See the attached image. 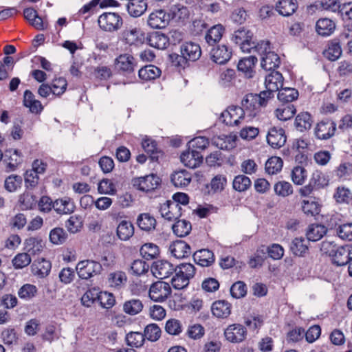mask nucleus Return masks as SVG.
<instances>
[{
  "instance_id": "f257e3e1",
  "label": "nucleus",
  "mask_w": 352,
  "mask_h": 352,
  "mask_svg": "<svg viewBox=\"0 0 352 352\" xmlns=\"http://www.w3.org/2000/svg\"><path fill=\"white\" fill-rule=\"evenodd\" d=\"M269 93H263L259 94H246L241 100V109H243L244 115L249 117H255L260 111L262 107H265L270 99Z\"/></svg>"
},
{
  "instance_id": "f03ea898",
  "label": "nucleus",
  "mask_w": 352,
  "mask_h": 352,
  "mask_svg": "<svg viewBox=\"0 0 352 352\" xmlns=\"http://www.w3.org/2000/svg\"><path fill=\"white\" fill-rule=\"evenodd\" d=\"M181 55L173 54L170 55L173 63L177 67L184 68L187 61H195L201 54L200 46L192 42H186L180 47Z\"/></svg>"
},
{
  "instance_id": "7ed1b4c3",
  "label": "nucleus",
  "mask_w": 352,
  "mask_h": 352,
  "mask_svg": "<svg viewBox=\"0 0 352 352\" xmlns=\"http://www.w3.org/2000/svg\"><path fill=\"white\" fill-rule=\"evenodd\" d=\"M326 246H331L332 249L329 251V256L332 258L333 264L338 266H342L348 264L352 260V247L349 245L336 247L333 243H322V248L325 250Z\"/></svg>"
},
{
  "instance_id": "20e7f679",
  "label": "nucleus",
  "mask_w": 352,
  "mask_h": 352,
  "mask_svg": "<svg viewBox=\"0 0 352 352\" xmlns=\"http://www.w3.org/2000/svg\"><path fill=\"white\" fill-rule=\"evenodd\" d=\"M98 23L102 30L113 32L121 28L123 19L118 13L104 12L98 17Z\"/></svg>"
},
{
  "instance_id": "39448f33",
  "label": "nucleus",
  "mask_w": 352,
  "mask_h": 352,
  "mask_svg": "<svg viewBox=\"0 0 352 352\" xmlns=\"http://www.w3.org/2000/svg\"><path fill=\"white\" fill-rule=\"evenodd\" d=\"M76 270L79 278L87 280L100 274L102 267L99 262L93 260H84L78 263Z\"/></svg>"
},
{
  "instance_id": "423d86ee",
  "label": "nucleus",
  "mask_w": 352,
  "mask_h": 352,
  "mask_svg": "<svg viewBox=\"0 0 352 352\" xmlns=\"http://www.w3.org/2000/svg\"><path fill=\"white\" fill-rule=\"evenodd\" d=\"M336 131V123L328 118L320 121L314 128V135L318 140H326L332 138Z\"/></svg>"
},
{
  "instance_id": "0eeeda50",
  "label": "nucleus",
  "mask_w": 352,
  "mask_h": 352,
  "mask_svg": "<svg viewBox=\"0 0 352 352\" xmlns=\"http://www.w3.org/2000/svg\"><path fill=\"white\" fill-rule=\"evenodd\" d=\"M244 112L239 106H230L221 113L220 119L228 126H238L244 119Z\"/></svg>"
},
{
  "instance_id": "6e6552de",
  "label": "nucleus",
  "mask_w": 352,
  "mask_h": 352,
  "mask_svg": "<svg viewBox=\"0 0 352 352\" xmlns=\"http://www.w3.org/2000/svg\"><path fill=\"white\" fill-rule=\"evenodd\" d=\"M170 15L164 10L158 9L152 12L148 17L147 24L153 29H163L169 24Z\"/></svg>"
},
{
  "instance_id": "1a4fd4ad",
  "label": "nucleus",
  "mask_w": 352,
  "mask_h": 352,
  "mask_svg": "<svg viewBox=\"0 0 352 352\" xmlns=\"http://www.w3.org/2000/svg\"><path fill=\"white\" fill-rule=\"evenodd\" d=\"M171 294V288L168 283L157 281L149 289V297L153 301H164Z\"/></svg>"
},
{
  "instance_id": "9d476101",
  "label": "nucleus",
  "mask_w": 352,
  "mask_h": 352,
  "mask_svg": "<svg viewBox=\"0 0 352 352\" xmlns=\"http://www.w3.org/2000/svg\"><path fill=\"white\" fill-rule=\"evenodd\" d=\"M224 336L230 342L240 343L246 338L247 330L243 325L235 323L229 325L224 330Z\"/></svg>"
},
{
  "instance_id": "9b49d317",
  "label": "nucleus",
  "mask_w": 352,
  "mask_h": 352,
  "mask_svg": "<svg viewBox=\"0 0 352 352\" xmlns=\"http://www.w3.org/2000/svg\"><path fill=\"white\" fill-rule=\"evenodd\" d=\"M283 84V77L282 74L276 71H271V72L265 76V91L263 93H269L270 98H272L274 93L279 90Z\"/></svg>"
},
{
  "instance_id": "f8f14e48",
  "label": "nucleus",
  "mask_w": 352,
  "mask_h": 352,
  "mask_svg": "<svg viewBox=\"0 0 352 352\" xmlns=\"http://www.w3.org/2000/svg\"><path fill=\"white\" fill-rule=\"evenodd\" d=\"M160 212L168 221L176 220L182 215V208L175 201L168 200L161 204Z\"/></svg>"
},
{
  "instance_id": "ddd939ff",
  "label": "nucleus",
  "mask_w": 352,
  "mask_h": 352,
  "mask_svg": "<svg viewBox=\"0 0 352 352\" xmlns=\"http://www.w3.org/2000/svg\"><path fill=\"white\" fill-rule=\"evenodd\" d=\"M116 69L124 74H130L133 72L135 63L133 56L129 54H120L115 60Z\"/></svg>"
},
{
  "instance_id": "4468645a",
  "label": "nucleus",
  "mask_w": 352,
  "mask_h": 352,
  "mask_svg": "<svg viewBox=\"0 0 352 352\" xmlns=\"http://www.w3.org/2000/svg\"><path fill=\"white\" fill-rule=\"evenodd\" d=\"M175 270V268L170 262L164 260L157 261L151 266L153 274L159 279L168 277Z\"/></svg>"
},
{
  "instance_id": "2eb2a0df",
  "label": "nucleus",
  "mask_w": 352,
  "mask_h": 352,
  "mask_svg": "<svg viewBox=\"0 0 352 352\" xmlns=\"http://www.w3.org/2000/svg\"><path fill=\"white\" fill-rule=\"evenodd\" d=\"M287 137L285 130L282 128L272 127L267 135V143L274 148L283 146L286 142Z\"/></svg>"
},
{
  "instance_id": "dca6fc26",
  "label": "nucleus",
  "mask_w": 352,
  "mask_h": 352,
  "mask_svg": "<svg viewBox=\"0 0 352 352\" xmlns=\"http://www.w3.org/2000/svg\"><path fill=\"white\" fill-rule=\"evenodd\" d=\"M180 160L185 166L195 168L202 163L203 156L199 151L189 148L182 153Z\"/></svg>"
},
{
  "instance_id": "f3484780",
  "label": "nucleus",
  "mask_w": 352,
  "mask_h": 352,
  "mask_svg": "<svg viewBox=\"0 0 352 352\" xmlns=\"http://www.w3.org/2000/svg\"><path fill=\"white\" fill-rule=\"evenodd\" d=\"M160 179L155 175L151 174L134 179L133 186L142 191H151L160 184Z\"/></svg>"
},
{
  "instance_id": "a211bd4d",
  "label": "nucleus",
  "mask_w": 352,
  "mask_h": 352,
  "mask_svg": "<svg viewBox=\"0 0 352 352\" xmlns=\"http://www.w3.org/2000/svg\"><path fill=\"white\" fill-rule=\"evenodd\" d=\"M258 59L254 56L243 58L238 63L237 68L248 78H252L255 74L254 67Z\"/></svg>"
},
{
  "instance_id": "6ab92c4d",
  "label": "nucleus",
  "mask_w": 352,
  "mask_h": 352,
  "mask_svg": "<svg viewBox=\"0 0 352 352\" xmlns=\"http://www.w3.org/2000/svg\"><path fill=\"white\" fill-rule=\"evenodd\" d=\"M168 13L170 15V19L175 20L181 25L186 24L190 16L189 9L182 5L173 6Z\"/></svg>"
},
{
  "instance_id": "aec40b11",
  "label": "nucleus",
  "mask_w": 352,
  "mask_h": 352,
  "mask_svg": "<svg viewBox=\"0 0 352 352\" xmlns=\"http://www.w3.org/2000/svg\"><path fill=\"white\" fill-rule=\"evenodd\" d=\"M122 36L126 43L130 45L142 44L144 39V33L137 28L124 30L122 33Z\"/></svg>"
},
{
  "instance_id": "412c9836",
  "label": "nucleus",
  "mask_w": 352,
  "mask_h": 352,
  "mask_svg": "<svg viewBox=\"0 0 352 352\" xmlns=\"http://www.w3.org/2000/svg\"><path fill=\"white\" fill-rule=\"evenodd\" d=\"M169 251L177 258H186L191 254L190 245L182 240L173 242L169 246Z\"/></svg>"
},
{
  "instance_id": "4be33fe9",
  "label": "nucleus",
  "mask_w": 352,
  "mask_h": 352,
  "mask_svg": "<svg viewBox=\"0 0 352 352\" xmlns=\"http://www.w3.org/2000/svg\"><path fill=\"white\" fill-rule=\"evenodd\" d=\"M231 51L225 45H218L213 47L210 51L211 59L219 65L227 63L231 58Z\"/></svg>"
},
{
  "instance_id": "5701e85b",
  "label": "nucleus",
  "mask_w": 352,
  "mask_h": 352,
  "mask_svg": "<svg viewBox=\"0 0 352 352\" xmlns=\"http://www.w3.org/2000/svg\"><path fill=\"white\" fill-rule=\"evenodd\" d=\"M146 41L151 47L159 50L166 49L169 44L168 37L160 32L150 33L146 37Z\"/></svg>"
},
{
  "instance_id": "b1692460",
  "label": "nucleus",
  "mask_w": 352,
  "mask_h": 352,
  "mask_svg": "<svg viewBox=\"0 0 352 352\" xmlns=\"http://www.w3.org/2000/svg\"><path fill=\"white\" fill-rule=\"evenodd\" d=\"M336 30V23L329 18H321L316 23V31L322 36L331 35Z\"/></svg>"
},
{
  "instance_id": "393cba45",
  "label": "nucleus",
  "mask_w": 352,
  "mask_h": 352,
  "mask_svg": "<svg viewBox=\"0 0 352 352\" xmlns=\"http://www.w3.org/2000/svg\"><path fill=\"white\" fill-rule=\"evenodd\" d=\"M297 8V0H278L276 3V10L284 16L292 15Z\"/></svg>"
},
{
  "instance_id": "a878e982",
  "label": "nucleus",
  "mask_w": 352,
  "mask_h": 352,
  "mask_svg": "<svg viewBox=\"0 0 352 352\" xmlns=\"http://www.w3.org/2000/svg\"><path fill=\"white\" fill-rule=\"evenodd\" d=\"M23 105L27 108H29L30 112L35 114L40 113L43 107L41 102L35 99V96L33 93L30 90H25L23 94Z\"/></svg>"
},
{
  "instance_id": "bb28decb",
  "label": "nucleus",
  "mask_w": 352,
  "mask_h": 352,
  "mask_svg": "<svg viewBox=\"0 0 352 352\" xmlns=\"http://www.w3.org/2000/svg\"><path fill=\"white\" fill-rule=\"evenodd\" d=\"M74 202L69 197H65L54 202V210L58 214H71L75 210Z\"/></svg>"
},
{
  "instance_id": "cd10ccee",
  "label": "nucleus",
  "mask_w": 352,
  "mask_h": 352,
  "mask_svg": "<svg viewBox=\"0 0 352 352\" xmlns=\"http://www.w3.org/2000/svg\"><path fill=\"white\" fill-rule=\"evenodd\" d=\"M212 314L219 318H226L231 314V305L226 300H218L211 307Z\"/></svg>"
},
{
  "instance_id": "c85d7f7f",
  "label": "nucleus",
  "mask_w": 352,
  "mask_h": 352,
  "mask_svg": "<svg viewBox=\"0 0 352 352\" xmlns=\"http://www.w3.org/2000/svg\"><path fill=\"white\" fill-rule=\"evenodd\" d=\"M225 32V28L221 24H217L210 28L205 35L206 43L211 46L220 41Z\"/></svg>"
},
{
  "instance_id": "c756f323",
  "label": "nucleus",
  "mask_w": 352,
  "mask_h": 352,
  "mask_svg": "<svg viewBox=\"0 0 352 352\" xmlns=\"http://www.w3.org/2000/svg\"><path fill=\"white\" fill-rule=\"evenodd\" d=\"M280 63V58L272 51H269L265 56L261 57V67L266 71H273L278 67Z\"/></svg>"
},
{
  "instance_id": "7c9ffc66",
  "label": "nucleus",
  "mask_w": 352,
  "mask_h": 352,
  "mask_svg": "<svg viewBox=\"0 0 352 352\" xmlns=\"http://www.w3.org/2000/svg\"><path fill=\"white\" fill-rule=\"evenodd\" d=\"M342 47L337 39H333L328 43L327 47L323 54L325 58L331 61L338 60L342 55Z\"/></svg>"
},
{
  "instance_id": "2f4dec72",
  "label": "nucleus",
  "mask_w": 352,
  "mask_h": 352,
  "mask_svg": "<svg viewBox=\"0 0 352 352\" xmlns=\"http://www.w3.org/2000/svg\"><path fill=\"white\" fill-rule=\"evenodd\" d=\"M327 228L323 225L311 224L307 230V239L308 241H318L327 234Z\"/></svg>"
},
{
  "instance_id": "473e14b6",
  "label": "nucleus",
  "mask_w": 352,
  "mask_h": 352,
  "mask_svg": "<svg viewBox=\"0 0 352 352\" xmlns=\"http://www.w3.org/2000/svg\"><path fill=\"white\" fill-rule=\"evenodd\" d=\"M193 259L198 265L202 267L210 266L214 261L213 252L206 249L196 252L193 254Z\"/></svg>"
},
{
  "instance_id": "72a5a7b5",
  "label": "nucleus",
  "mask_w": 352,
  "mask_h": 352,
  "mask_svg": "<svg viewBox=\"0 0 352 352\" xmlns=\"http://www.w3.org/2000/svg\"><path fill=\"white\" fill-rule=\"evenodd\" d=\"M191 179V174L186 170L175 171L171 175V182L177 188L187 186L190 183Z\"/></svg>"
},
{
  "instance_id": "f704fd0d",
  "label": "nucleus",
  "mask_w": 352,
  "mask_h": 352,
  "mask_svg": "<svg viewBox=\"0 0 352 352\" xmlns=\"http://www.w3.org/2000/svg\"><path fill=\"white\" fill-rule=\"evenodd\" d=\"M52 265L49 261L41 258L35 261L32 265V271L34 275L40 278L47 276L51 270Z\"/></svg>"
},
{
  "instance_id": "c9c22d12",
  "label": "nucleus",
  "mask_w": 352,
  "mask_h": 352,
  "mask_svg": "<svg viewBox=\"0 0 352 352\" xmlns=\"http://www.w3.org/2000/svg\"><path fill=\"white\" fill-rule=\"evenodd\" d=\"M126 9L130 16L139 17L146 10L147 3L144 0H133L128 2Z\"/></svg>"
},
{
  "instance_id": "e433bc0d",
  "label": "nucleus",
  "mask_w": 352,
  "mask_h": 352,
  "mask_svg": "<svg viewBox=\"0 0 352 352\" xmlns=\"http://www.w3.org/2000/svg\"><path fill=\"white\" fill-rule=\"evenodd\" d=\"M44 243L39 237H30L25 240L24 249L29 254H36L43 250Z\"/></svg>"
},
{
  "instance_id": "4c0bfd02",
  "label": "nucleus",
  "mask_w": 352,
  "mask_h": 352,
  "mask_svg": "<svg viewBox=\"0 0 352 352\" xmlns=\"http://www.w3.org/2000/svg\"><path fill=\"white\" fill-rule=\"evenodd\" d=\"M108 282L111 287L120 289L126 284L127 277L124 272L116 271L109 274Z\"/></svg>"
},
{
  "instance_id": "58836bf2",
  "label": "nucleus",
  "mask_w": 352,
  "mask_h": 352,
  "mask_svg": "<svg viewBox=\"0 0 352 352\" xmlns=\"http://www.w3.org/2000/svg\"><path fill=\"white\" fill-rule=\"evenodd\" d=\"M333 199L338 204H349L352 201V192L344 186L336 188L333 194Z\"/></svg>"
},
{
  "instance_id": "ea45409f",
  "label": "nucleus",
  "mask_w": 352,
  "mask_h": 352,
  "mask_svg": "<svg viewBox=\"0 0 352 352\" xmlns=\"http://www.w3.org/2000/svg\"><path fill=\"white\" fill-rule=\"evenodd\" d=\"M161 74V70L153 65L142 67L139 72V77L144 80H151L158 78Z\"/></svg>"
},
{
  "instance_id": "a19ab883",
  "label": "nucleus",
  "mask_w": 352,
  "mask_h": 352,
  "mask_svg": "<svg viewBox=\"0 0 352 352\" xmlns=\"http://www.w3.org/2000/svg\"><path fill=\"white\" fill-rule=\"evenodd\" d=\"M139 228L145 231H151L155 229L156 226L155 219L148 213L140 214L137 219Z\"/></svg>"
},
{
  "instance_id": "79ce46f5",
  "label": "nucleus",
  "mask_w": 352,
  "mask_h": 352,
  "mask_svg": "<svg viewBox=\"0 0 352 352\" xmlns=\"http://www.w3.org/2000/svg\"><path fill=\"white\" fill-rule=\"evenodd\" d=\"M133 226L129 221H122L117 228V235L122 241L128 240L133 236Z\"/></svg>"
},
{
  "instance_id": "37998d69",
  "label": "nucleus",
  "mask_w": 352,
  "mask_h": 352,
  "mask_svg": "<svg viewBox=\"0 0 352 352\" xmlns=\"http://www.w3.org/2000/svg\"><path fill=\"white\" fill-rule=\"evenodd\" d=\"M294 124L297 130L301 132L308 130L312 124L311 116L307 112L300 113L296 116Z\"/></svg>"
},
{
  "instance_id": "c03bdc74",
  "label": "nucleus",
  "mask_w": 352,
  "mask_h": 352,
  "mask_svg": "<svg viewBox=\"0 0 352 352\" xmlns=\"http://www.w3.org/2000/svg\"><path fill=\"white\" fill-rule=\"evenodd\" d=\"M296 111V110L294 104H283L278 107L276 110L275 114L278 120L286 121L293 118Z\"/></svg>"
},
{
  "instance_id": "a18cd8bd",
  "label": "nucleus",
  "mask_w": 352,
  "mask_h": 352,
  "mask_svg": "<svg viewBox=\"0 0 352 352\" xmlns=\"http://www.w3.org/2000/svg\"><path fill=\"white\" fill-rule=\"evenodd\" d=\"M292 252L298 256H303L308 251V245L304 238L296 237L292 240L290 245Z\"/></svg>"
},
{
  "instance_id": "49530a36",
  "label": "nucleus",
  "mask_w": 352,
  "mask_h": 352,
  "mask_svg": "<svg viewBox=\"0 0 352 352\" xmlns=\"http://www.w3.org/2000/svg\"><path fill=\"white\" fill-rule=\"evenodd\" d=\"M302 210L308 216L314 217L319 214L320 206L315 198H309L302 201Z\"/></svg>"
},
{
  "instance_id": "de8ad7c7",
  "label": "nucleus",
  "mask_w": 352,
  "mask_h": 352,
  "mask_svg": "<svg viewBox=\"0 0 352 352\" xmlns=\"http://www.w3.org/2000/svg\"><path fill=\"white\" fill-rule=\"evenodd\" d=\"M278 91V98L283 102L290 104V102L296 100L299 96L298 90L294 88L285 87Z\"/></svg>"
},
{
  "instance_id": "09e8293b",
  "label": "nucleus",
  "mask_w": 352,
  "mask_h": 352,
  "mask_svg": "<svg viewBox=\"0 0 352 352\" xmlns=\"http://www.w3.org/2000/svg\"><path fill=\"white\" fill-rule=\"evenodd\" d=\"M283 164V160L280 157L274 156L267 160L265 169L269 175H274L281 170Z\"/></svg>"
},
{
  "instance_id": "8fccbe9b",
  "label": "nucleus",
  "mask_w": 352,
  "mask_h": 352,
  "mask_svg": "<svg viewBox=\"0 0 352 352\" xmlns=\"http://www.w3.org/2000/svg\"><path fill=\"white\" fill-rule=\"evenodd\" d=\"M140 251L142 256L148 261L155 258L160 254L158 246L152 243L144 244Z\"/></svg>"
},
{
  "instance_id": "3c124183",
  "label": "nucleus",
  "mask_w": 352,
  "mask_h": 352,
  "mask_svg": "<svg viewBox=\"0 0 352 352\" xmlns=\"http://www.w3.org/2000/svg\"><path fill=\"white\" fill-rule=\"evenodd\" d=\"M252 32L245 27H242L234 32L232 36V41L239 45L242 42L252 40Z\"/></svg>"
},
{
  "instance_id": "603ef678",
  "label": "nucleus",
  "mask_w": 352,
  "mask_h": 352,
  "mask_svg": "<svg viewBox=\"0 0 352 352\" xmlns=\"http://www.w3.org/2000/svg\"><path fill=\"white\" fill-rule=\"evenodd\" d=\"M50 241L54 245L64 243L67 238V234L62 228H54L50 232Z\"/></svg>"
},
{
  "instance_id": "864d4df0",
  "label": "nucleus",
  "mask_w": 352,
  "mask_h": 352,
  "mask_svg": "<svg viewBox=\"0 0 352 352\" xmlns=\"http://www.w3.org/2000/svg\"><path fill=\"white\" fill-rule=\"evenodd\" d=\"M173 231L179 237H184L188 235L191 230V224L186 220H178L173 225Z\"/></svg>"
},
{
  "instance_id": "5fc2aeb1",
  "label": "nucleus",
  "mask_w": 352,
  "mask_h": 352,
  "mask_svg": "<svg viewBox=\"0 0 352 352\" xmlns=\"http://www.w3.org/2000/svg\"><path fill=\"white\" fill-rule=\"evenodd\" d=\"M37 287L32 284L23 285L18 291L19 297L24 300H30L37 294Z\"/></svg>"
},
{
  "instance_id": "6e6d98bb",
  "label": "nucleus",
  "mask_w": 352,
  "mask_h": 352,
  "mask_svg": "<svg viewBox=\"0 0 352 352\" xmlns=\"http://www.w3.org/2000/svg\"><path fill=\"white\" fill-rule=\"evenodd\" d=\"M143 308V304L138 299H131L124 302L123 305L124 311L131 316H134L140 313Z\"/></svg>"
},
{
  "instance_id": "4d7b16f0",
  "label": "nucleus",
  "mask_w": 352,
  "mask_h": 352,
  "mask_svg": "<svg viewBox=\"0 0 352 352\" xmlns=\"http://www.w3.org/2000/svg\"><path fill=\"white\" fill-rule=\"evenodd\" d=\"M165 331L172 336H178L183 331V326L180 320L175 318L168 319L165 324Z\"/></svg>"
},
{
  "instance_id": "13d9d810",
  "label": "nucleus",
  "mask_w": 352,
  "mask_h": 352,
  "mask_svg": "<svg viewBox=\"0 0 352 352\" xmlns=\"http://www.w3.org/2000/svg\"><path fill=\"white\" fill-rule=\"evenodd\" d=\"M145 338L140 332H130L126 336V341L129 346L138 348L143 345Z\"/></svg>"
},
{
  "instance_id": "bf43d9fd",
  "label": "nucleus",
  "mask_w": 352,
  "mask_h": 352,
  "mask_svg": "<svg viewBox=\"0 0 352 352\" xmlns=\"http://www.w3.org/2000/svg\"><path fill=\"white\" fill-rule=\"evenodd\" d=\"M251 184V180L248 177L244 175H240L234 177L232 184L233 188L239 192H243L250 187Z\"/></svg>"
},
{
  "instance_id": "052dcab7",
  "label": "nucleus",
  "mask_w": 352,
  "mask_h": 352,
  "mask_svg": "<svg viewBox=\"0 0 352 352\" xmlns=\"http://www.w3.org/2000/svg\"><path fill=\"white\" fill-rule=\"evenodd\" d=\"M161 332V329L157 324H150L145 327L143 334L147 340L155 342L160 338Z\"/></svg>"
},
{
  "instance_id": "680f3d73",
  "label": "nucleus",
  "mask_w": 352,
  "mask_h": 352,
  "mask_svg": "<svg viewBox=\"0 0 352 352\" xmlns=\"http://www.w3.org/2000/svg\"><path fill=\"white\" fill-rule=\"evenodd\" d=\"M22 184V177L17 175H11L8 176L4 182V187L8 192H12L21 187Z\"/></svg>"
},
{
  "instance_id": "e2e57ef3",
  "label": "nucleus",
  "mask_w": 352,
  "mask_h": 352,
  "mask_svg": "<svg viewBox=\"0 0 352 352\" xmlns=\"http://www.w3.org/2000/svg\"><path fill=\"white\" fill-rule=\"evenodd\" d=\"M309 183L315 187L316 190L324 188L328 185V180L320 171H314L309 179Z\"/></svg>"
},
{
  "instance_id": "0e129e2a",
  "label": "nucleus",
  "mask_w": 352,
  "mask_h": 352,
  "mask_svg": "<svg viewBox=\"0 0 352 352\" xmlns=\"http://www.w3.org/2000/svg\"><path fill=\"white\" fill-rule=\"evenodd\" d=\"M31 257L27 252L19 253L12 259V263L15 269H22L30 265Z\"/></svg>"
},
{
  "instance_id": "69168bd1",
  "label": "nucleus",
  "mask_w": 352,
  "mask_h": 352,
  "mask_svg": "<svg viewBox=\"0 0 352 352\" xmlns=\"http://www.w3.org/2000/svg\"><path fill=\"white\" fill-rule=\"evenodd\" d=\"M274 191L276 195L285 197L293 193V187L289 182L280 181L274 185Z\"/></svg>"
},
{
  "instance_id": "338daca9",
  "label": "nucleus",
  "mask_w": 352,
  "mask_h": 352,
  "mask_svg": "<svg viewBox=\"0 0 352 352\" xmlns=\"http://www.w3.org/2000/svg\"><path fill=\"white\" fill-rule=\"evenodd\" d=\"M291 176L295 184L302 185L307 177V173L305 168L297 166L293 168Z\"/></svg>"
},
{
  "instance_id": "774afa93",
  "label": "nucleus",
  "mask_w": 352,
  "mask_h": 352,
  "mask_svg": "<svg viewBox=\"0 0 352 352\" xmlns=\"http://www.w3.org/2000/svg\"><path fill=\"white\" fill-rule=\"evenodd\" d=\"M98 190L100 194L113 195L116 192L114 184L108 179H103L100 182Z\"/></svg>"
}]
</instances>
